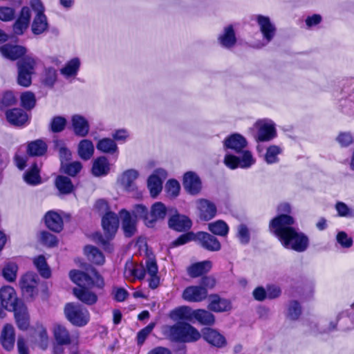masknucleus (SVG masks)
Wrapping results in <instances>:
<instances>
[{
    "instance_id": "1",
    "label": "nucleus",
    "mask_w": 354,
    "mask_h": 354,
    "mask_svg": "<svg viewBox=\"0 0 354 354\" xmlns=\"http://www.w3.org/2000/svg\"><path fill=\"white\" fill-rule=\"evenodd\" d=\"M294 223L292 217L279 215L271 221L270 229L286 248L302 252L308 248L309 240L303 232L292 227Z\"/></svg>"
},
{
    "instance_id": "2",
    "label": "nucleus",
    "mask_w": 354,
    "mask_h": 354,
    "mask_svg": "<svg viewBox=\"0 0 354 354\" xmlns=\"http://www.w3.org/2000/svg\"><path fill=\"white\" fill-rule=\"evenodd\" d=\"M69 276L72 281L78 286L73 290L74 295L88 306L95 304L97 301V296L89 288H102L104 284L103 278L95 269L89 266L86 272L73 270L70 272Z\"/></svg>"
},
{
    "instance_id": "3",
    "label": "nucleus",
    "mask_w": 354,
    "mask_h": 354,
    "mask_svg": "<svg viewBox=\"0 0 354 354\" xmlns=\"http://www.w3.org/2000/svg\"><path fill=\"white\" fill-rule=\"evenodd\" d=\"M146 272L149 275V286L151 289L156 288L160 283V279L157 275L158 266L156 262L152 259H148L145 261V266L137 264L132 261L126 263L124 271V277L129 280L144 279Z\"/></svg>"
},
{
    "instance_id": "4",
    "label": "nucleus",
    "mask_w": 354,
    "mask_h": 354,
    "mask_svg": "<svg viewBox=\"0 0 354 354\" xmlns=\"http://www.w3.org/2000/svg\"><path fill=\"white\" fill-rule=\"evenodd\" d=\"M163 333L170 340L178 342H193L198 340L201 337L196 328L183 322L165 326Z\"/></svg>"
},
{
    "instance_id": "5",
    "label": "nucleus",
    "mask_w": 354,
    "mask_h": 354,
    "mask_svg": "<svg viewBox=\"0 0 354 354\" xmlns=\"http://www.w3.org/2000/svg\"><path fill=\"white\" fill-rule=\"evenodd\" d=\"M66 319L74 326L82 327L86 325L90 320L88 310L80 304H67L64 308Z\"/></svg>"
},
{
    "instance_id": "6",
    "label": "nucleus",
    "mask_w": 354,
    "mask_h": 354,
    "mask_svg": "<svg viewBox=\"0 0 354 354\" xmlns=\"http://www.w3.org/2000/svg\"><path fill=\"white\" fill-rule=\"evenodd\" d=\"M102 225L105 233L106 239L101 234L99 235L98 239L104 246L107 245V250L111 252L112 248H110L108 241L115 235L118 230L119 225L118 216L111 212H107L102 217Z\"/></svg>"
},
{
    "instance_id": "7",
    "label": "nucleus",
    "mask_w": 354,
    "mask_h": 354,
    "mask_svg": "<svg viewBox=\"0 0 354 354\" xmlns=\"http://www.w3.org/2000/svg\"><path fill=\"white\" fill-rule=\"evenodd\" d=\"M254 162L255 160L249 151H244L240 158L232 154H226L224 158L225 165L231 169H234L238 167L248 168Z\"/></svg>"
},
{
    "instance_id": "8",
    "label": "nucleus",
    "mask_w": 354,
    "mask_h": 354,
    "mask_svg": "<svg viewBox=\"0 0 354 354\" xmlns=\"http://www.w3.org/2000/svg\"><path fill=\"white\" fill-rule=\"evenodd\" d=\"M255 126L258 129L257 141H269L276 136L274 123L271 120H259L256 122Z\"/></svg>"
},
{
    "instance_id": "9",
    "label": "nucleus",
    "mask_w": 354,
    "mask_h": 354,
    "mask_svg": "<svg viewBox=\"0 0 354 354\" xmlns=\"http://www.w3.org/2000/svg\"><path fill=\"white\" fill-rule=\"evenodd\" d=\"M207 297V290L202 286H189L182 293V298L191 303L201 302Z\"/></svg>"
},
{
    "instance_id": "10",
    "label": "nucleus",
    "mask_w": 354,
    "mask_h": 354,
    "mask_svg": "<svg viewBox=\"0 0 354 354\" xmlns=\"http://www.w3.org/2000/svg\"><path fill=\"white\" fill-rule=\"evenodd\" d=\"M0 299L2 306L10 311L23 304L17 299L15 291L11 286H4L1 288Z\"/></svg>"
},
{
    "instance_id": "11",
    "label": "nucleus",
    "mask_w": 354,
    "mask_h": 354,
    "mask_svg": "<svg viewBox=\"0 0 354 354\" xmlns=\"http://www.w3.org/2000/svg\"><path fill=\"white\" fill-rule=\"evenodd\" d=\"M167 177L165 170L159 169L151 175L148 179V188L153 197L156 196L162 190V181Z\"/></svg>"
},
{
    "instance_id": "12",
    "label": "nucleus",
    "mask_w": 354,
    "mask_h": 354,
    "mask_svg": "<svg viewBox=\"0 0 354 354\" xmlns=\"http://www.w3.org/2000/svg\"><path fill=\"white\" fill-rule=\"evenodd\" d=\"M167 214V208L165 205L160 203H155L151 207L148 216L146 218V225L148 227H153L155 223L160 220H163Z\"/></svg>"
},
{
    "instance_id": "13",
    "label": "nucleus",
    "mask_w": 354,
    "mask_h": 354,
    "mask_svg": "<svg viewBox=\"0 0 354 354\" xmlns=\"http://www.w3.org/2000/svg\"><path fill=\"white\" fill-rule=\"evenodd\" d=\"M37 281L32 274H25L20 281L23 295L26 298H32L37 294Z\"/></svg>"
},
{
    "instance_id": "14",
    "label": "nucleus",
    "mask_w": 354,
    "mask_h": 354,
    "mask_svg": "<svg viewBox=\"0 0 354 354\" xmlns=\"http://www.w3.org/2000/svg\"><path fill=\"white\" fill-rule=\"evenodd\" d=\"M203 339L212 346L221 348L226 344L225 337L215 329L205 328L202 330Z\"/></svg>"
},
{
    "instance_id": "15",
    "label": "nucleus",
    "mask_w": 354,
    "mask_h": 354,
    "mask_svg": "<svg viewBox=\"0 0 354 354\" xmlns=\"http://www.w3.org/2000/svg\"><path fill=\"white\" fill-rule=\"evenodd\" d=\"M196 240L199 241L203 248L209 251H218L221 249V243L213 235L199 232L196 233Z\"/></svg>"
},
{
    "instance_id": "16",
    "label": "nucleus",
    "mask_w": 354,
    "mask_h": 354,
    "mask_svg": "<svg viewBox=\"0 0 354 354\" xmlns=\"http://www.w3.org/2000/svg\"><path fill=\"white\" fill-rule=\"evenodd\" d=\"M247 145L245 138L240 134L234 133L229 136L224 141V147L226 149H230L236 153L243 154L244 149Z\"/></svg>"
},
{
    "instance_id": "17",
    "label": "nucleus",
    "mask_w": 354,
    "mask_h": 354,
    "mask_svg": "<svg viewBox=\"0 0 354 354\" xmlns=\"http://www.w3.org/2000/svg\"><path fill=\"white\" fill-rule=\"evenodd\" d=\"M44 221L46 227L50 230L59 232L63 229V219L56 211L50 210L46 213Z\"/></svg>"
},
{
    "instance_id": "18",
    "label": "nucleus",
    "mask_w": 354,
    "mask_h": 354,
    "mask_svg": "<svg viewBox=\"0 0 354 354\" xmlns=\"http://www.w3.org/2000/svg\"><path fill=\"white\" fill-rule=\"evenodd\" d=\"M0 52L4 57L16 60L26 54V49L21 46L6 44L0 47Z\"/></svg>"
},
{
    "instance_id": "19",
    "label": "nucleus",
    "mask_w": 354,
    "mask_h": 354,
    "mask_svg": "<svg viewBox=\"0 0 354 354\" xmlns=\"http://www.w3.org/2000/svg\"><path fill=\"white\" fill-rule=\"evenodd\" d=\"M183 186L189 193L196 194L201 189V182L195 173L188 171L184 176Z\"/></svg>"
},
{
    "instance_id": "20",
    "label": "nucleus",
    "mask_w": 354,
    "mask_h": 354,
    "mask_svg": "<svg viewBox=\"0 0 354 354\" xmlns=\"http://www.w3.org/2000/svg\"><path fill=\"white\" fill-rule=\"evenodd\" d=\"M257 22L260 28V30L263 35V38L267 43L271 41L275 34V27L271 23L270 19L267 17L259 15L257 17Z\"/></svg>"
},
{
    "instance_id": "21",
    "label": "nucleus",
    "mask_w": 354,
    "mask_h": 354,
    "mask_svg": "<svg viewBox=\"0 0 354 354\" xmlns=\"http://www.w3.org/2000/svg\"><path fill=\"white\" fill-rule=\"evenodd\" d=\"M120 216L122 220V226L125 236L128 237L132 236L136 232V219L125 209L120 212Z\"/></svg>"
},
{
    "instance_id": "22",
    "label": "nucleus",
    "mask_w": 354,
    "mask_h": 354,
    "mask_svg": "<svg viewBox=\"0 0 354 354\" xmlns=\"http://www.w3.org/2000/svg\"><path fill=\"white\" fill-rule=\"evenodd\" d=\"M194 310L187 306H179L170 312L169 317L174 321L185 320L193 322Z\"/></svg>"
},
{
    "instance_id": "23",
    "label": "nucleus",
    "mask_w": 354,
    "mask_h": 354,
    "mask_svg": "<svg viewBox=\"0 0 354 354\" xmlns=\"http://www.w3.org/2000/svg\"><path fill=\"white\" fill-rule=\"evenodd\" d=\"M169 227L176 231L183 232L189 230L192 226L191 220L180 214H176L172 216L168 222Z\"/></svg>"
},
{
    "instance_id": "24",
    "label": "nucleus",
    "mask_w": 354,
    "mask_h": 354,
    "mask_svg": "<svg viewBox=\"0 0 354 354\" xmlns=\"http://www.w3.org/2000/svg\"><path fill=\"white\" fill-rule=\"evenodd\" d=\"M7 120L15 126H22L28 122V115L21 109H12L6 113Z\"/></svg>"
},
{
    "instance_id": "25",
    "label": "nucleus",
    "mask_w": 354,
    "mask_h": 354,
    "mask_svg": "<svg viewBox=\"0 0 354 354\" xmlns=\"http://www.w3.org/2000/svg\"><path fill=\"white\" fill-rule=\"evenodd\" d=\"M198 207L200 212V217L205 221H209L214 218L216 213V208L210 201L201 199L198 202Z\"/></svg>"
},
{
    "instance_id": "26",
    "label": "nucleus",
    "mask_w": 354,
    "mask_h": 354,
    "mask_svg": "<svg viewBox=\"0 0 354 354\" xmlns=\"http://www.w3.org/2000/svg\"><path fill=\"white\" fill-rule=\"evenodd\" d=\"M15 342V335L13 326L10 324L5 325L1 335V342L3 347L7 351H10L14 347Z\"/></svg>"
},
{
    "instance_id": "27",
    "label": "nucleus",
    "mask_w": 354,
    "mask_h": 354,
    "mask_svg": "<svg viewBox=\"0 0 354 354\" xmlns=\"http://www.w3.org/2000/svg\"><path fill=\"white\" fill-rule=\"evenodd\" d=\"M14 311L17 326L21 330H26L29 326V315L27 308L21 304L12 310Z\"/></svg>"
},
{
    "instance_id": "28",
    "label": "nucleus",
    "mask_w": 354,
    "mask_h": 354,
    "mask_svg": "<svg viewBox=\"0 0 354 354\" xmlns=\"http://www.w3.org/2000/svg\"><path fill=\"white\" fill-rule=\"evenodd\" d=\"M211 268V261H204L191 265L187 268V273L191 277L196 278L209 272Z\"/></svg>"
},
{
    "instance_id": "29",
    "label": "nucleus",
    "mask_w": 354,
    "mask_h": 354,
    "mask_svg": "<svg viewBox=\"0 0 354 354\" xmlns=\"http://www.w3.org/2000/svg\"><path fill=\"white\" fill-rule=\"evenodd\" d=\"M53 334L58 344L66 345L71 342V339L68 330L62 324H55L53 326Z\"/></svg>"
},
{
    "instance_id": "30",
    "label": "nucleus",
    "mask_w": 354,
    "mask_h": 354,
    "mask_svg": "<svg viewBox=\"0 0 354 354\" xmlns=\"http://www.w3.org/2000/svg\"><path fill=\"white\" fill-rule=\"evenodd\" d=\"M110 171V165L107 158L100 156L95 159L93 164L92 173L95 176L106 175Z\"/></svg>"
},
{
    "instance_id": "31",
    "label": "nucleus",
    "mask_w": 354,
    "mask_h": 354,
    "mask_svg": "<svg viewBox=\"0 0 354 354\" xmlns=\"http://www.w3.org/2000/svg\"><path fill=\"white\" fill-rule=\"evenodd\" d=\"M72 124L76 135L85 136L88 133L89 125L84 117L79 115H73L72 118Z\"/></svg>"
},
{
    "instance_id": "32",
    "label": "nucleus",
    "mask_w": 354,
    "mask_h": 354,
    "mask_svg": "<svg viewBox=\"0 0 354 354\" xmlns=\"http://www.w3.org/2000/svg\"><path fill=\"white\" fill-rule=\"evenodd\" d=\"M38 59L34 57L27 55L20 59L17 63V70L33 74L37 65Z\"/></svg>"
},
{
    "instance_id": "33",
    "label": "nucleus",
    "mask_w": 354,
    "mask_h": 354,
    "mask_svg": "<svg viewBox=\"0 0 354 354\" xmlns=\"http://www.w3.org/2000/svg\"><path fill=\"white\" fill-rule=\"evenodd\" d=\"M208 308L214 312L227 311L231 308L230 302L225 299H221L217 295L210 297Z\"/></svg>"
},
{
    "instance_id": "34",
    "label": "nucleus",
    "mask_w": 354,
    "mask_h": 354,
    "mask_svg": "<svg viewBox=\"0 0 354 354\" xmlns=\"http://www.w3.org/2000/svg\"><path fill=\"white\" fill-rule=\"evenodd\" d=\"M47 145L42 140H36L28 144L27 152L31 156H41L47 151Z\"/></svg>"
},
{
    "instance_id": "35",
    "label": "nucleus",
    "mask_w": 354,
    "mask_h": 354,
    "mask_svg": "<svg viewBox=\"0 0 354 354\" xmlns=\"http://www.w3.org/2000/svg\"><path fill=\"white\" fill-rule=\"evenodd\" d=\"M138 177V171L135 169H128L123 172L119 180L124 189L130 191L133 189V183Z\"/></svg>"
},
{
    "instance_id": "36",
    "label": "nucleus",
    "mask_w": 354,
    "mask_h": 354,
    "mask_svg": "<svg viewBox=\"0 0 354 354\" xmlns=\"http://www.w3.org/2000/svg\"><path fill=\"white\" fill-rule=\"evenodd\" d=\"M48 27L46 16L44 13L36 14L32 24V32L35 35L41 34L48 29Z\"/></svg>"
},
{
    "instance_id": "37",
    "label": "nucleus",
    "mask_w": 354,
    "mask_h": 354,
    "mask_svg": "<svg viewBox=\"0 0 354 354\" xmlns=\"http://www.w3.org/2000/svg\"><path fill=\"white\" fill-rule=\"evenodd\" d=\"M84 253L88 259L93 263L102 265L104 263L105 259L103 254L94 246L86 245L84 248Z\"/></svg>"
},
{
    "instance_id": "38",
    "label": "nucleus",
    "mask_w": 354,
    "mask_h": 354,
    "mask_svg": "<svg viewBox=\"0 0 354 354\" xmlns=\"http://www.w3.org/2000/svg\"><path fill=\"white\" fill-rule=\"evenodd\" d=\"M94 152V146L91 141L88 140H82L78 146V154L81 158L88 160L93 156Z\"/></svg>"
},
{
    "instance_id": "39",
    "label": "nucleus",
    "mask_w": 354,
    "mask_h": 354,
    "mask_svg": "<svg viewBox=\"0 0 354 354\" xmlns=\"http://www.w3.org/2000/svg\"><path fill=\"white\" fill-rule=\"evenodd\" d=\"M194 319L203 325H212L215 322L214 316L211 313L203 309L194 310Z\"/></svg>"
},
{
    "instance_id": "40",
    "label": "nucleus",
    "mask_w": 354,
    "mask_h": 354,
    "mask_svg": "<svg viewBox=\"0 0 354 354\" xmlns=\"http://www.w3.org/2000/svg\"><path fill=\"white\" fill-rule=\"evenodd\" d=\"M221 44L225 48L232 47L236 42L234 30L231 26L224 30V33L219 37Z\"/></svg>"
},
{
    "instance_id": "41",
    "label": "nucleus",
    "mask_w": 354,
    "mask_h": 354,
    "mask_svg": "<svg viewBox=\"0 0 354 354\" xmlns=\"http://www.w3.org/2000/svg\"><path fill=\"white\" fill-rule=\"evenodd\" d=\"M97 149L106 153L118 152V147L115 141L111 138H103L98 141Z\"/></svg>"
},
{
    "instance_id": "42",
    "label": "nucleus",
    "mask_w": 354,
    "mask_h": 354,
    "mask_svg": "<svg viewBox=\"0 0 354 354\" xmlns=\"http://www.w3.org/2000/svg\"><path fill=\"white\" fill-rule=\"evenodd\" d=\"M39 169L37 164H34L24 175V180L29 185H35L41 183Z\"/></svg>"
},
{
    "instance_id": "43",
    "label": "nucleus",
    "mask_w": 354,
    "mask_h": 354,
    "mask_svg": "<svg viewBox=\"0 0 354 354\" xmlns=\"http://www.w3.org/2000/svg\"><path fill=\"white\" fill-rule=\"evenodd\" d=\"M55 185L62 194H69L73 191V185L69 178L59 176L56 178Z\"/></svg>"
},
{
    "instance_id": "44",
    "label": "nucleus",
    "mask_w": 354,
    "mask_h": 354,
    "mask_svg": "<svg viewBox=\"0 0 354 354\" xmlns=\"http://www.w3.org/2000/svg\"><path fill=\"white\" fill-rule=\"evenodd\" d=\"M80 60L77 58L72 59L66 66L61 69V73L65 77H68L77 75L80 68Z\"/></svg>"
},
{
    "instance_id": "45",
    "label": "nucleus",
    "mask_w": 354,
    "mask_h": 354,
    "mask_svg": "<svg viewBox=\"0 0 354 354\" xmlns=\"http://www.w3.org/2000/svg\"><path fill=\"white\" fill-rule=\"evenodd\" d=\"M301 314L300 304L295 300L290 301L288 305L286 316L291 320L297 319Z\"/></svg>"
},
{
    "instance_id": "46",
    "label": "nucleus",
    "mask_w": 354,
    "mask_h": 354,
    "mask_svg": "<svg viewBox=\"0 0 354 354\" xmlns=\"http://www.w3.org/2000/svg\"><path fill=\"white\" fill-rule=\"evenodd\" d=\"M209 230L214 234L225 236L227 234L229 227L223 221H217L209 224Z\"/></svg>"
},
{
    "instance_id": "47",
    "label": "nucleus",
    "mask_w": 354,
    "mask_h": 354,
    "mask_svg": "<svg viewBox=\"0 0 354 354\" xmlns=\"http://www.w3.org/2000/svg\"><path fill=\"white\" fill-rule=\"evenodd\" d=\"M34 264L37 267L40 274L44 278H48L50 276V270L47 266L44 256H39L34 259Z\"/></svg>"
},
{
    "instance_id": "48",
    "label": "nucleus",
    "mask_w": 354,
    "mask_h": 354,
    "mask_svg": "<svg viewBox=\"0 0 354 354\" xmlns=\"http://www.w3.org/2000/svg\"><path fill=\"white\" fill-rule=\"evenodd\" d=\"M21 105L26 109H32L36 104V98L33 93L26 91L21 95Z\"/></svg>"
},
{
    "instance_id": "49",
    "label": "nucleus",
    "mask_w": 354,
    "mask_h": 354,
    "mask_svg": "<svg viewBox=\"0 0 354 354\" xmlns=\"http://www.w3.org/2000/svg\"><path fill=\"white\" fill-rule=\"evenodd\" d=\"M17 266L15 263H8L3 269V276L8 281H13L17 277Z\"/></svg>"
},
{
    "instance_id": "50",
    "label": "nucleus",
    "mask_w": 354,
    "mask_h": 354,
    "mask_svg": "<svg viewBox=\"0 0 354 354\" xmlns=\"http://www.w3.org/2000/svg\"><path fill=\"white\" fill-rule=\"evenodd\" d=\"M192 240H196V234H194L193 232H188L180 235L178 239L173 241L170 244V247L174 248L183 245L191 241Z\"/></svg>"
},
{
    "instance_id": "51",
    "label": "nucleus",
    "mask_w": 354,
    "mask_h": 354,
    "mask_svg": "<svg viewBox=\"0 0 354 354\" xmlns=\"http://www.w3.org/2000/svg\"><path fill=\"white\" fill-rule=\"evenodd\" d=\"M62 168L66 174L74 176L81 170L82 165L77 161L69 164L62 162Z\"/></svg>"
},
{
    "instance_id": "52",
    "label": "nucleus",
    "mask_w": 354,
    "mask_h": 354,
    "mask_svg": "<svg viewBox=\"0 0 354 354\" xmlns=\"http://www.w3.org/2000/svg\"><path fill=\"white\" fill-rule=\"evenodd\" d=\"M281 153V149L275 145L270 146L266 154V161L268 164L277 162L278 161L277 156Z\"/></svg>"
},
{
    "instance_id": "53",
    "label": "nucleus",
    "mask_w": 354,
    "mask_h": 354,
    "mask_svg": "<svg viewBox=\"0 0 354 354\" xmlns=\"http://www.w3.org/2000/svg\"><path fill=\"white\" fill-rule=\"evenodd\" d=\"M335 209L339 216L354 217V209L349 208L347 205L343 202H337L335 205Z\"/></svg>"
},
{
    "instance_id": "54",
    "label": "nucleus",
    "mask_w": 354,
    "mask_h": 354,
    "mask_svg": "<svg viewBox=\"0 0 354 354\" xmlns=\"http://www.w3.org/2000/svg\"><path fill=\"white\" fill-rule=\"evenodd\" d=\"M57 80V71L53 68H47L45 69L43 82L49 86H52Z\"/></svg>"
},
{
    "instance_id": "55",
    "label": "nucleus",
    "mask_w": 354,
    "mask_h": 354,
    "mask_svg": "<svg viewBox=\"0 0 354 354\" xmlns=\"http://www.w3.org/2000/svg\"><path fill=\"white\" fill-rule=\"evenodd\" d=\"M40 240L44 245L48 247L55 246L57 243V237L50 232L46 231L41 232Z\"/></svg>"
},
{
    "instance_id": "56",
    "label": "nucleus",
    "mask_w": 354,
    "mask_h": 354,
    "mask_svg": "<svg viewBox=\"0 0 354 354\" xmlns=\"http://www.w3.org/2000/svg\"><path fill=\"white\" fill-rule=\"evenodd\" d=\"M154 326L155 324L151 323L138 333L137 342L138 345L141 346L143 344L147 337L152 332Z\"/></svg>"
},
{
    "instance_id": "57",
    "label": "nucleus",
    "mask_w": 354,
    "mask_h": 354,
    "mask_svg": "<svg viewBox=\"0 0 354 354\" xmlns=\"http://www.w3.org/2000/svg\"><path fill=\"white\" fill-rule=\"evenodd\" d=\"M17 102L14 94L11 91H7L3 94V97L0 101V109H3L5 107L12 106Z\"/></svg>"
},
{
    "instance_id": "58",
    "label": "nucleus",
    "mask_w": 354,
    "mask_h": 354,
    "mask_svg": "<svg viewBox=\"0 0 354 354\" xmlns=\"http://www.w3.org/2000/svg\"><path fill=\"white\" fill-rule=\"evenodd\" d=\"M18 71L17 82L20 86L28 87L31 84L32 75L31 73Z\"/></svg>"
},
{
    "instance_id": "59",
    "label": "nucleus",
    "mask_w": 354,
    "mask_h": 354,
    "mask_svg": "<svg viewBox=\"0 0 354 354\" xmlns=\"http://www.w3.org/2000/svg\"><path fill=\"white\" fill-rule=\"evenodd\" d=\"M37 333L38 334L39 338V346L42 349H46L48 343V337L46 328L42 326H39L37 329Z\"/></svg>"
},
{
    "instance_id": "60",
    "label": "nucleus",
    "mask_w": 354,
    "mask_h": 354,
    "mask_svg": "<svg viewBox=\"0 0 354 354\" xmlns=\"http://www.w3.org/2000/svg\"><path fill=\"white\" fill-rule=\"evenodd\" d=\"M66 124V120L64 118L61 116L55 117L51 122V129L53 132L62 131Z\"/></svg>"
},
{
    "instance_id": "61",
    "label": "nucleus",
    "mask_w": 354,
    "mask_h": 354,
    "mask_svg": "<svg viewBox=\"0 0 354 354\" xmlns=\"http://www.w3.org/2000/svg\"><path fill=\"white\" fill-rule=\"evenodd\" d=\"M238 237L243 244H247L250 241V232L245 225L241 224L238 227Z\"/></svg>"
},
{
    "instance_id": "62",
    "label": "nucleus",
    "mask_w": 354,
    "mask_h": 354,
    "mask_svg": "<svg viewBox=\"0 0 354 354\" xmlns=\"http://www.w3.org/2000/svg\"><path fill=\"white\" fill-rule=\"evenodd\" d=\"M337 241L342 247L348 248L353 245V239L344 232H340L337 235Z\"/></svg>"
},
{
    "instance_id": "63",
    "label": "nucleus",
    "mask_w": 354,
    "mask_h": 354,
    "mask_svg": "<svg viewBox=\"0 0 354 354\" xmlns=\"http://www.w3.org/2000/svg\"><path fill=\"white\" fill-rule=\"evenodd\" d=\"M165 189L169 195L176 196L180 190V185L177 180H170L167 183Z\"/></svg>"
},
{
    "instance_id": "64",
    "label": "nucleus",
    "mask_w": 354,
    "mask_h": 354,
    "mask_svg": "<svg viewBox=\"0 0 354 354\" xmlns=\"http://www.w3.org/2000/svg\"><path fill=\"white\" fill-rule=\"evenodd\" d=\"M133 214L136 218H142L146 224V218L149 215V212L145 206L142 205H136Z\"/></svg>"
}]
</instances>
